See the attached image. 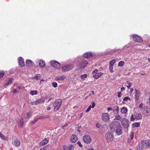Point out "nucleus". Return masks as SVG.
I'll list each match as a JSON object with an SVG mask.
<instances>
[{
	"label": "nucleus",
	"mask_w": 150,
	"mask_h": 150,
	"mask_svg": "<svg viewBox=\"0 0 150 150\" xmlns=\"http://www.w3.org/2000/svg\"><path fill=\"white\" fill-rule=\"evenodd\" d=\"M88 64L87 61L84 59H83L78 63L76 67V69L78 71L81 70L86 67Z\"/></svg>",
	"instance_id": "obj_1"
},
{
	"label": "nucleus",
	"mask_w": 150,
	"mask_h": 150,
	"mask_svg": "<svg viewBox=\"0 0 150 150\" xmlns=\"http://www.w3.org/2000/svg\"><path fill=\"white\" fill-rule=\"evenodd\" d=\"M62 101L61 99L57 100L53 103V105L54 107V111L56 112L57 111L61 106Z\"/></svg>",
	"instance_id": "obj_2"
},
{
	"label": "nucleus",
	"mask_w": 150,
	"mask_h": 150,
	"mask_svg": "<svg viewBox=\"0 0 150 150\" xmlns=\"http://www.w3.org/2000/svg\"><path fill=\"white\" fill-rule=\"evenodd\" d=\"M121 123L124 128L125 129H127L129 127L130 124L129 120L126 118H123L121 119Z\"/></svg>",
	"instance_id": "obj_3"
},
{
	"label": "nucleus",
	"mask_w": 150,
	"mask_h": 150,
	"mask_svg": "<svg viewBox=\"0 0 150 150\" xmlns=\"http://www.w3.org/2000/svg\"><path fill=\"white\" fill-rule=\"evenodd\" d=\"M120 124L119 122L117 121H114L111 123L110 125V129L112 132H114L115 129L117 126Z\"/></svg>",
	"instance_id": "obj_4"
},
{
	"label": "nucleus",
	"mask_w": 150,
	"mask_h": 150,
	"mask_svg": "<svg viewBox=\"0 0 150 150\" xmlns=\"http://www.w3.org/2000/svg\"><path fill=\"white\" fill-rule=\"evenodd\" d=\"M83 142L87 144L90 143L91 142V137L88 135H84L83 136Z\"/></svg>",
	"instance_id": "obj_5"
},
{
	"label": "nucleus",
	"mask_w": 150,
	"mask_h": 150,
	"mask_svg": "<svg viewBox=\"0 0 150 150\" xmlns=\"http://www.w3.org/2000/svg\"><path fill=\"white\" fill-rule=\"evenodd\" d=\"M105 138L108 141L112 142L113 139V136L111 132H108L105 135Z\"/></svg>",
	"instance_id": "obj_6"
},
{
	"label": "nucleus",
	"mask_w": 150,
	"mask_h": 150,
	"mask_svg": "<svg viewBox=\"0 0 150 150\" xmlns=\"http://www.w3.org/2000/svg\"><path fill=\"white\" fill-rule=\"evenodd\" d=\"M116 134L120 135H121L122 133V127L120 124L115 129V131Z\"/></svg>",
	"instance_id": "obj_7"
},
{
	"label": "nucleus",
	"mask_w": 150,
	"mask_h": 150,
	"mask_svg": "<svg viewBox=\"0 0 150 150\" xmlns=\"http://www.w3.org/2000/svg\"><path fill=\"white\" fill-rule=\"evenodd\" d=\"M101 118L103 121H108L110 119L109 114L107 113H103L102 114Z\"/></svg>",
	"instance_id": "obj_8"
},
{
	"label": "nucleus",
	"mask_w": 150,
	"mask_h": 150,
	"mask_svg": "<svg viewBox=\"0 0 150 150\" xmlns=\"http://www.w3.org/2000/svg\"><path fill=\"white\" fill-rule=\"evenodd\" d=\"M73 68V66L72 65H68L62 67V70L64 71H69Z\"/></svg>",
	"instance_id": "obj_9"
},
{
	"label": "nucleus",
	"mask_w": 150,
	"mask_h": 150,
	"mask_svg": "<svg viewBox=\"0 0 150 150\" xmlns=\"http://www.w3.org/2000/svg\"><path fill=\"white\" fill-rule=\"evenodd\" d=\"M134 40L137 42H140L142 41V39L141 38L136 35H132Z\"/></svg>",
	"instance_id": "obj_10"
},
{
	"label": "nucleus",
	"mask_w": 150,
	"mask_h": 150,
	"mask_svg": "<svg viewBox=\"0 0 150 150\" xmlns=\"http://www.w3.org/2000/svg\"><path fill=\"white\" fill-rule=\"evenodd\" d=\"M51 65L54 68L59 67L60 64L59 63L55 61H52L50 62Z\"/></svg>",
	"instance_id": "obj_11"
},
{
	"label": "nucleus",
	"mask_w": 150,
	"mask_h": 150,
	"mask_svg": "<svg viewBox=\"0 0 150 150\" xmlns=\"http://www.w3.org/2000/svg\"><path fill=\"white\" fill-rule=\"evenodd\" d=\"M134 93H135V98L136 100H138L139 99L140 97V92L139 90H137V89H134Z\"/></svg>",
	"instance_id": "obj_12"
},
{
	"label": "nucleus",
	"mask_w": 150,
	"mask_h": 150,
	"mask_svg": "<svg viewBox=\"0 0 150 150\" xmlns=\"http://www.w3.org/2000/svg\"><path fill=\"white\" fill-rule=\"evenodd\" d=\"M44 102V100H42L41 99H38V100L35 101H33L30 103V104L31 105H37L38 104L42 103Z\"/></svg>",
	"instance_id": "obj_13"
},
{
	"label": "nucleus",
	"mask_w": 150,
	"mask_h": 150,
	"mask_svg": "<svg viewBox=\"0 0 150 150\" xmlns=\"http://www.w3.org/2000/svg\"><path fill=\"white\" fill-rule=\"evenodd\" d=\"M92 56V54L90 52H86L83 55V57L84 58H89L91 57Z\"/></svg>",
	"instance_id": "obj_14"
},
{
	"label": "nucleus",
	"mask_w": 150,
	"mask_h": 150,
	"mask_svg": "<svg viewBox=\"0 0 150 150\" xmlns=\"http://www.w3.org/2000/svg\"><path fill=\"white\" fill-rule=\"evenodd\" d=\"M128 110L127 108L125 107H122L120 110V112L122 114H126L127 113Z\"/></svg>",
	"instance_id": "obj_15"
},
{
	"label": "nucleus",
	"mask_w": 150,
	"mask_h": 150,
	"mask_svg": "<svg viewBox=\"0 0 150 150\" xmlns=\"http://www.w3.org/2000/svg\"><path fill=\"white\" fill-rule=\"evenodd\" d=\"M77 140V138L76 135H72L71 138V141L72 143L75 142Z\"/></svg>",
	"instance_id": "obj_16"
},
{
	"label": "nucleus",
	"mask_w": 150,
	"mask_h": 150,
	"mask_svg": "<svg viewBox=\"0 0 150 150\" xmlns=\"http://www.w3.org/2000/svg\"><path fill=\"white\" fill-rule=\"evenodd\" d=\"M19 65L22 67L25 66V64L23 59L22 57H20L18 61Z\"/></svg>",
	"instance_id": "obj_17"
},
{
	"label": "nucleus",
	"mask_w": 150,
	"mask_h": 150,
	"mask_svg": "<svg viewBox=\"0 0 150 150\" xmlns=\"http://www.w3.org/2000/svg\"><path fill=\"white\" fill-rule=\"evenodd\" d=\"M135 118L137 120H140L142 118V116L141 114L139 113H136L134 115Z\"/></svg>",
	"instance_id": "obj_18"
},
{
	"label": "nucleus",
	"mask_w": 150,
	"mask_h": 150,
	"mask_svg": "<svg viewBox=\"0 0 150 150\" xmlns=\"http://www.w3.org/2000/svg\"><path fill=\"white\" fill-rule=\"evenodd\" d=\"M13 144L16 146H19L20 145V142L19 140L15 139L14 140L13 142Z\"/></svg>",
	"instance_id": "obj_19"
},
{
	"label": "nucleus",
	"mask_w": 150,
	"mask_h": 150,
	"mask_svg": "<svg viewBox=\"0 0 150 150\" xmlns=\"http://www.w3.org/2000/svg\"><path fill=\"white\" fill-rule=\"evenodd\" d=\"M49 139L45 138L42 141L40 142V144L42 146H43L45 145L49 141Z\"/></svg>",
	"instance_id": "obj_20"
},
{
	"label": "nucleus",
	"mask_w": 150,
	"mask_h": 150,
	"mask_svg": "<svg viewBox=\"0 0 150 150\" xmlns=\"http://www.w3.org/2000/svg\"><path fill=\"white\" fill-rule=\"evenodd\" d=\"M32 78L33 79H36L37 80H40L41 81H44L42 79H41V77L40 74H38L35 76L32 77Z\"/></svg>",
	"instance_id": "obj_21"
},
{
	"label": "nucleus",
	"mask_w": 150,
	"mask_h": 150,
	"mask_svg": "<svg viewBox=\"0 0 150 150\" xmlns=\"http://www.w3.org/2000/svg\"><path fill=\"white\" fill-rule=\"evenodd\" d=\"M66 78V76H64L57 77L55 78V80L57 81H58V80H61L63 81V80L65 78Z\"/></svg>",
	"instance_id": "obj_22"
},
{
	"label": "nucleus",
	"mask_w": 150,
	"mask_h": 150,
	"mask_svg": "<svg viewBox=\"0 0 150 150\" xmlns=\"http://www.w3.org/2000/svg\"><path fill=\"white\" fill-rule=\"evenodd\" d=\"M103 74V73L102 72L97 73L95 74L93 77L96 79H97L102 76Z\"/></svg>",
	"instance_id": "obj_23"
},
{
	"label": "nucleus",
	"mask_w": 150,
	"mask_h": 150,
	"mask_svg": "<svg viewBox=\"0 0 150 150\" xmlns=\"http://www.w3.org/2000/svg\"><path fill=\"white\" fill-rule=\"evenodd\" d=\"M26 65L28 67H31L32 66L33 64L32 62L30 60H27L26 62Z\"/></svg>",
	"instance_id": "obj_24"
},
{
	"label": "nucleus",
	"mask_w": 150,
	"mask_h": 150,
	"mask_svg": "<svg viewBox=\"0 0 150 150\" xmlns=\"http://www.w3.org/2000/svg\"><path fill=\"white\" fill-rule=\"evenodd\" d=\"M13 79H10L8 81V82L4 84V86H8L11 84L13 83Z\"/></svg>",
	"instance_id": "obj_25"
},
{
	"label": "nucleus",
	"mask_w": 150,
	"mask_h": 150,
	"mask_svg": "<svg viewBox=\"0 0 150 150\" xmlns=\"http://www.w3.org/2000/svg\"><path fill=\"white\" fill-rule=\"evenodd\" d=\"M50 117L49 115H46L45 116H42L39 117L38 118V119H44L46 118H48Z\"/></svg>",
	"instance_id": "obj_26"
},
{
	"label": "nucleus",
	"mask_w": 150,
	"mask_h": 150,
	"mask_svg": "<svg viewBox=\"0 0 150 150\" xmlns=\"http://www.w3.org/2000/svg\"><path fill=\"white\" fill-rule=\"evenodd\" d=\"M45 65V62L42 60H40L39 62V65L41 67H43Z\"/></svg>",
	"instance_id": "obj_27"
},
{
	"label": "nucleus",
	"mask_w": 150,
	"mask_h": 150,
	"mask_svg": "<svg viewBox=\"0 0 150 150\" xmlns=\"http://www.w3.org/2000/svg\"><path fill=\"white\" fill-rule=\"evenodd\" d=\"M132 125L133 127H138L140 126V124L138 122H135L133 123Z\"/></svg>",
	"instance_id": "obj_28"
},
{
	"label": "nucleus",
	"mask_w": 150,
	"mask_h": 150,
	"mask_svg": "<svg viewBox=\"0 0 150 150\" xmlns=\"http://www.w3.org/2000/svg\"><path fill=\"white\" fill-rule=\"evenodd\" d=\"M119 107L118 106H116L115 107V109L113 110V112H116L115 113L118 114V111H119Z\"/></svg>",
	"instance_id": "obj_29"
},
{
	"label": "nucleus",
	"mask_w": 150,
	"mask_h": 150,
	"mask_svg": "<svg viewBox=\"0 0 150 150\" xmlns=\"http://www.w3.org/2000/svg\"><path fill=\"white\" fill-rule=\"evenodd\" d=\"M116 61L115 60L113 59L112 60H111L110 62L109 65L113 66L114 64L115 63Z\"/></svg>",
	"instance_id": "obj_30"
},
{
	"label": "nucleus",
	"mask_w": 150,
	"mask_h": 150,
	"mask_svg": "<svg viewBox=\"0 0 150 150\" xmlns=\"http://www.w3.org/2000/svg\"><path fill=\"white\" fill-rule=\"evenodd\" d=\"M38 92L36 91H32L30 92V94L32 95H37L38 94Z\"/></svg>",
	"instance_id": "obj_31"
},
{
	"label": "nucleus",
	"mask_w": 150,
	"mask_h": 150,
	"mask_svg": "<svg viewBox=\"0 0 150 150\" xmlns=\"http://www.w3.org/2000/svg\"><path fill=\"white\" fill-rule=\"evenodd\" d=\"M125 62L123 61H121L118 64V66L119 67H122L124 64Z\"/></svg>",
	"instance_id": "obj_32"
},
{
	"label": "nucleus",
	"mask_w": 150,
	"mask_h": 150,
	"mask_svg": "<svg viewBox=\"0 0 150 150\" xmlns=\"http://www.w3.org/2000/svg\"><path fill=\"white\" fill-rule=\"evenodd\" d=\"M0 138L3 140H6L5 137L1 132H0Z\"/></svg>",
	"instance_id": "obj_33"
},
{
	"label": "nucleus",
	"mask_w": 150,
	"mask_h": 150,
	"mask_svg": "<svg viewBox=\"0 0 150 150\" xmlns=\"http://www.w3.org/2000/svg\"><path fill=\"white\" fill-rule=\"evenodd\" d=\"M74 146L72 145H69L67 148V150H74Z\"/></svg>",
	"instance_id": "obj_34"
},
{
	"label": "nucleus",
	"mask_w": 150,
	"mask_h": 150,
	"mask_svg": "<svg viewBox=\"0 0 150 150\" xmlns=\"http://www.w3.org/2000/svg\"><path fill=\"white\" fill-rule=\"evenodd\" d=\"M49 146H46L43 147L42 148L40 149V150H49Z\"/></svg>",
	"instance_id": "obj_35"
},
{
	"label": "nucleus",
	"mask_w": 150,
	"mask_h": 150,
	"mask_svg": "<svg viewBox=\"0 0 150 150\" xmlns=\"http://www.w3.org/2000/svg\"><path fill=\"white\" fill-rule=\"evenodd\" d=\"M121 117L119 115H117L115 116V119L117 120H121Z\"/></svg>",
	"instance_id": "obj_36"
},
{
	"label": "nucleus",
	"mask_w": 150,
	"mask_h": 150,
	"mask_svg": "<svg viewBox=\"0 0 150 150\" xmlns=\"http://www.w3.org/2000/svg\"><path fill=\"white\" fill-rule=\"evenodd\" d=\"M23 119H21L19 121V125L21 127L23 126Z\"/></svg>",
	"instance_id": "obj_37"
},
{
	"label": "nucleus",
	"mask_w": 150,
	"mask_h": 150,
	"mask_svg": "<svg viewBox=\"0 0 150 150\" xmlns=\"http://www.w3.org/2000/svg\"><path fill=\"white\" fill-rule=\"evenodd\" d=\"M5 73L4 71H0V79L3 77Z\"/></svg>",
	"instance_id": "obj_38"
},
{
	"label": "nucleus",
	"mask_w": 150,
	"mask_h": 150,
	"mask_svg": "<svg viewBox=\"0 0 150 150\" xmlns=\"http://www.w3.org/2000/svg\"><path fill=\"white\" fill-rule=\"evenodd\" d=\"M30 112H28V113L25 114V115H24V118H25V119L29 117V115H30Z\"/></svg>",
	"instance_id": "obj_39"
},
{
	"label": "nucleus",
	"mask_w": 150,
	"mask_h": 150,
	"mask_svg": "<svg viewBox=\"0 0 150 150\" xmlns=\"http://www.w3.org/2000/svg\"><path fill=\"white\" fill-rule=\"evenodd\" d=\"M136 119L135 118L134 115L132 114L130 117V120L132 121H133L135 119Z\"/></svg>",
	"instance_id": "obj_40"
},
{
	"label": "nucleus",
	"mask_w": 150,
	"mask_h": 150,
	"mask_svg": "<svg viewBox=\"0 0 150 150\" xmlns=\"http://www.w3.org/2000/svg\"><path fill=\"white\" fill-rule=\"evenodd\" d=\"M87 75L86 74H85L81 75V77L82 79H84L87 77Z\"/></svg>",
	"instance_id": "obj_41"
},
{
	"label": "nucleus",
	"mask_w": 150,
	"mask_h": 150,
	"mask_svg": "<svg viewBox=\"0 0 150 150\" xmlns=\"http://www.w3.org/2000/svg\"><path fill=\"white\" fill-rule=\"evenodd\" d=\"M38 120V118H36L34 119V120L31 122V124L32 125H33L35 124Z\"/></svg>",
	"instance_id": "obj_42"
},
{
	"label": "nucleus",
	"mask_w": 150,
	"mask_h": 150,
	"mask_svg": "<svg viewBox=\"0 0 150 150\" xmlns=\"http://www.w3.org/2000/svg\"><path fill=\"white\" fill-rule=\"evenodd\" d=\"M127 85H126L127 87V88L128 89H129L130 88V87H131V85L132 84V83L131 82H128L127 83Z\"/></svg>",
	"instance_id": "obj_43"
},
{
	"label": "nucleus",
	"mask_w": 150,
	"mask_h": 150,
	"mask_svg": "<svg viewBox=\"0 0 150 150\" xmlns=\"http://www.w3.org/2000/svg\"><path fill=\"white\" fill-rule=\"evenodd\" d=\"M130 98L128 96L126 97L123 98V101H126L128 100H130Z\"/></svg>",
	"instance_id": "obj_44"
},
{
	"label": "nucleus",
	"mask_w": 150,
	"mask_h": 150,
	"mask_svg": "<svg viewBox=\"0 0 150 150\" xmlns=\"http://www.w3.org/2000/svg\"><path fill=\"white\" fill-rule=\"evenodd\" d=\"M57 86V83L56 82H54L52 83V86L54 88H56Z\"/></svg>",
	"instance_id": "obj_45"
},
{
	"label": "nucleus",
	"mask_w": 150,
	"mask_h": 150,
	"mask_svg": "<svg viewBox=\"0 0 150 150\" xmlns=\"http://www.w3.org/2000/svg\"><path fill=\"white\" fill-rule=\"evenodd\" d=\"M134 132H132L131 133V134L130 135V137L131 140H132L134 138Z\"/></svg>",
	"instance_id": "obj_46"
},
{
	"label": "nucleus",
	"mask_w": 150,
	"mask_h": 150,
	"mask_svg": "<svg viewBox=\"0 0 150 150\" xmlns=\"http://www.w3.org/2000/svg\"><path fill=\"white\" fill-rule=\"evenodd\" d=\"M113 66L109 65V69L111 72H113V71H112Z\"/></svg>",
	"instance_id": "obj_47"
},
{
	"label": "nucleus",
	"mask_w": 150,
	"mask_h": 150,
	"mask_svg": "<svg viewBox=\"0 0 150 150\" xmlns=\"http://www.w3.org/2000/svg\"><path fill=\"white\" fill-rule=\"evenodd\" d=\"M98 71V70L97 69H95L93 71L92 74L93 75V76H94L95 74H96V73H97Z\"/></svg>",
	"instance_id": "obj_48"
},
{
	"label": "nucleus",
	"mask_w": 150,
	"mask_h": 150,
	"mask_svg": "<svg viewBox=\"0 0 150 150\" xmlns=\"http://www.w3.org/2000/svg\"><path fill=\"white\" fill-rule=\"evenodd\" d=\"M91 105H90L87 108V109L86 110V112H88L90 110H91Z\"/></svg>",
	"instance_id": "obj_49"
},
{
	"label": "nucleus",
	"mask_w": 150,
	"mask_h": 150,
	"mask_svg": "<svg viewBox=\"0 0 150 150\" xmlns=\"http://www.w3.org/2000/svg\"><path fill=\"white\" fill-rule=\"evenodd\" d=\"M19 91L16 89H15L13 90V93H18Z\"/></svg>",
	"instance_id": "obj_50"
},
{
	"label": "nucleus",
	"mask_w": 150,
	"mask_h": 150,
	"mask_svg": "<svg viewBox=\"0 0 150 150\" xmlns=\"http://www.w3.org/2000/svg\"><path fill=\"white\" fill-rule=\"evenodd\" d=\"M62 147L64 150H67V147L65 145H63Z\"/></svg>",
	"instance_id": "obj_51"
},
{
	"label": "nucleus",
	"mask_w": 150,
	"mask_h": 150,
	"mask_svg": "<svg viewBox=\"0 0 150 150\" xmlns=\"http://www.w3.org/2000/svg\"><path fill=\"white\" fill-rule=\"evenodd\" d=\"M122 93L121 92H119L118 93V96L119 98H120L122 96Z\"/></svg>",
	"instance_id": "obj_52"
},
{
	"label": "nucleus",
	"mask_w": 150,
	"mask_h": 150,
	"mask_svg": "<svg viewBox=\"0 0 150 150\" xmlns=\"http://www.w3.org/2000/svg\"><path fill=\"white\" fill-rule=\"evenodd\" d=\"M91 104H92V106H91V107L92 108H93L95 105V103L94 102H92L91 103Z\"/></svg>",
	"instance_id": "obj_53"
},
{
	"label": "nucleus",
	"mask_w": 150,
	"mask_h": 150,
	"mask_svg": "<svg viewBox=\"0 0 150 150\" xmlns=\"http://www.w3.org/2000/svg\"><path fill=\"white\" fill-rule=\"evenodd\" d=\"M78 144L79 145V146L81 147H82V145L81 144V142H77Z\"/></svg>",
	"instance_id": "obj_54"
},
{
	"label": "nucleus",
	"mask_w": 150,
	"mask_h": 150,
	"mask_svg": "<svg viewBox=\"0 0 150 150\" xmlns=\"http://www.w3.org/2000/svg\"><path fill=\"white\" fill-rule=\"evenodd\" d=\"M143 106V104L142 103H141L139 105V108H142V107Z\"/></svg>",
	"instance_id": "obj_55"
},
{
	"label": "nucleus",
	"mask_w": 150,
	"mask_h": 150,
	"mask_svg": "<svg viewBox=\"0 0 150 150\" xmlns=\"http://www.w3.org/2000/svg\"><path fill=\"white\" fill-rule=\"evenodd\" d=\"M83 115V114L82 113H81L79 115V117L80 118H81V117H82Z\"/></svg>",
	"instance_id": "obj_56"
},
{
	"label": "nucleus",
	"mask_w": 150,
	"mask_h": 150,
	"mask_svg": "<svg viewBox=\"0 0 150 150\" xmlns=\"http://www.w3.org/2000/svg\"><path fill=\"white\" fill-rule=\"evenodd\" d=\"M68 126V124H65V125H64V126H62V127H63V128H64V127H67Z\"/></svg>",
	"instance_id": "obj_57"
},
{
	"label": "nucleus",
	"mask_w": 150,
	"mask_h": 150,
	"mask_svg": "<svg viewBox=\"0 0 150 150\" xmlns=\"http://www.w3.org/2000/svg\"><path fill=\"white\" fill-rule=\"evenodd\" d=\"M107 110L109 111H110V110H113V109L112 108H110V107H109V108H107Z\"/></svg>",
	"instance_id": "obj_58"
},
{
	"label": "nucleus",
	"mask_w": 150,
	"mask_h": 150,
	"mask_svg": "<svg viewBox=\"0 0 150 150\" xmlns=\"http://www.w3.org/2000/svg\"><path fill=\"white\" fill-rule=\"evenodd\" d=\"M121 90L122 91H123L125 90V88L123 87H122L121 88Z\"/></svg>",
	"instance_id": "obj_59"
},
{
	"label": "nucleus",
	"mask_w": 150,
	"mask_h": 150,
	"mask_svg": "<svg viewBox=\"0 0 150 150\" xmlns=\"http://www.w3.org/2000/svg\"><path fill=\"white\" fill-rule=\"evenodd\" d=\"M146 112V115H148V113H149V112H148V110H146L145 111Z\"/></svg>",
	"instance_id": "obj_60"
},
{
	"label": "nucleus",
	"mask_w": 150,
	"mask_h": 150,
	"mask_svg": "<svg viewBox=\"0 0 150 150\" xmlns=\"http://www.w3.org/2000/svg\"><path fill=\"white\" fill-rule=\"evenodd\" d=\"M147 147H150V143H148L147 144Z\"/></svg>",
	"instance_id": "obj_61"
},
{
	"label": "nucleus",
	"mask_w": 150,
	"mask_h": 150,
	"mask_svg": "<svg viewBox=\"0 0 150 150\" xmlns=\"http://www.w3.org/2000/svg\"><path fill=\"white\" fill-rule=\"evenodd\" d=\"M133 91H134V89L133 88H132L131 89L130 91L131 92V93H132V92Z\"/></svg>",
	"instance_id": "obj_62"
},
{
	"label": "nucleus",
	"mask_w": 150,
	"mask_h": 150,
	"mask_svg": "<svg viewBox=\"0 0 150 150\" xmlns=\"http://www.w3.org/2000/svg\"><path fill=\"white\" fill-rule=\"evenodd\" d=\"M51 108L50 107H48L47 108V110H50Z\"/></svg>",
	"instance_id": "obj_63"
},
{
	"label": "nucleus",
	"mask_w": 150,
	"mask_h": 150,
	"mask_svg": "<svg viewBox=\"0 0 150 150\" xmlns=\"http://www.w3.org/2000/svg\"><path fill=\"white\" fill-rule=\"evenodd\" d=\"M88 150H94L93 148H89Z\"/></svg>",
	"instance_id": "obj_64"
}]
</instances>
